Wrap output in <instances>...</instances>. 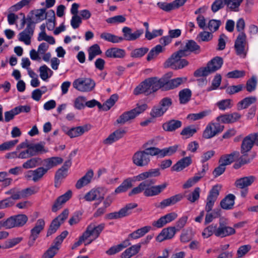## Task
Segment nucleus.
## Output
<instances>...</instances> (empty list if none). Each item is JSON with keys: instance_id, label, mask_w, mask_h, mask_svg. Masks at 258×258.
Returning a JSON list of instances; mask_svg holds the SVG:
<instances>
[{"instance_id": "obj_1", "label": "nucleus", "mask_w": 258, "mask_h": 258, "mask_svg": "<svg viewBox=\"0 0 258 258\" xmlns=\"http://www.w3.org/2000/svg\"><path fill=\"white\" fill-rule=\"evenodd\" d=\"M172 73L169 72L161 78L151 77L146 79L139 85L134 90V94L138 95L144 94L149 95L156 92L159 89L164 91L172 90L177 88L185 83L187 79L184 77H178L171 79Z\"/></svg>"}, {"instance_id": "obj_2", "label": "nucleus", "mask_w": 258, "mask_h": 258, "mask_svg": "<svg viewBox=\"0 0 258 258\" xmlns=\"http://www.w3.org/2000/svg\"><path fill=\"white\" fill-rule=\"evenodd\" d=\"M156 180L154 179L146 180L141 182L137 186L133 188L128 193V196L139 194L142 192L147 197H151L160 195L167 186L168 183L164 182L161 184L154 185Z\"/></svg>"}, {"instance_id": "obj_3", "label": "nucleus", "mask_w": 258, "mask_h": 258, "mask_svg": "<svg viewBox=\"0 0 258 258\" xmlns=\"http://www.w3.org/2000/svg\"><path fill=\"white\" fill-rule=\"evenodd\" d=\"M245 28L243 19L240 18L236 22V28L239 32L234 43L236 54L241 58L246 56L248 50V42L246 34L243 31Z\"/></svg>"}, {"instance_id": "obj_4", "label": "nucleus", "mask_w": 258, "mask_h": 258, "mask_svg": "<svg viewBox=\"0 0 258 258\" xmlns=\"http://www.w3.org/2000/svg\"><path fill=\"white\" fill-rule=\"evenodd\" d=\"M223 63L222 57L216 56L209 61L206 67H202L195 71V77H206L219 70Z\"/></svg>"}, {"instance_id": "obj_5", "label": "nucleus", "mask_w": 258, "mask_h": 258, "mask_svg": "<svg viewBox=\"0 0 258 258\" xmlns=\"http://www.w3.org/2000/svg\"><path fill=\"white\" fill-rule=\"evenodd\" d=\"M153 148L154 147L147 148L145 150L136 152L132 157L133 163L139 167L147 166L151 161L150 156H153L151 153Z\"/></svg>"}, {"instance_id": "obj_6", "label": "nucleus", "mask_w": 258, "mask_h": 258, "mask_svg": "<svg viewBox=\"0 0 258 258\" xmlns=\"http://www.w3.org/2000/svg\"><path fill=\"white\" fill-rule=\"evenodd\" d=\"M138 204L135 203H131L126 204L121 208L118 212H114L108 213L105 215V218L108 220H113L122 218L130 215L132 210L137 208Z\"/></svg>"}, {"instance_id": "obj_7", "label": "nucleus", "mask_w": 258, "mask_h": 258, "mask_svg": "<svg viewBox=\"0 0 258 258\" xmlns=\"http://www.w3.org/2000/svg\"><path fill=\"white\" fill-rule=\"evenodd\" d=\"M224 126L219 122H210L203 131L202 137L205 139H211L222 133Z\"/></svg>"}, {"instance_id": "obj_8", "label": "nucleus", "mask_w": 258, "mask_h": 258, "mask_svg": "<svg viewBox=\"0 0 258 258\" xmlns=\"http://www.w3.org/2000/svg\"><path fill=\"white\" fill-rule=\"evenodd\" d=\"M95 82L90 78H79L75 80L73 85L74 88L81 92L91 91L95 87Z\"/></svg>"}, {"instance_id": "obj_9", "label": "nucleus", "mask_w": 258, "mask_h": 258, "mask_svg": "<svg viewBox=\"0 0 258 258\" xmlns=\"http://www.w3.org/2000/svg\"><path fill=\"white\" fill-rule=\"evenodd\" d=\"M222 188L220 184H216L214 185L210 190L206 200V205L205 210L209 212L212 210L215 202L217 201L220 194V191Z\"/></svg>"}, {"instance_id": "obj_10", "label": "nucleus", "mask_w": 258, "mask_h": 258, "mask_svg": "<svg viewBox=\"0 0 258 258\" xmlns=\"http://www.w3.org/2000/svg\"><path fill=\"white\" fill-rule=\"evenodd\" d=\"M5 195H11V197L1 200L5 208H8L15 205V201L22 199L21 190L17 187L11 188L5 192Z\"/></svg>"}, {"instance_id": "obj_11", "label": "nucleus", "mask_w": 258, "mask_h": 258, "mask_svg": "<svg viewBox=\"0 0 258 258\" xmlns=\"http://www.w3.org/2000/svg\"><path fill=\"white\" fill-rule=\"evenodd\" d=\"M28 217L25 214H18L12 216L6 219L9 229L23 226L28 221Z\"/></svg>"}, {"instance_id": "obj_12", "label": "nucleus", "mask_w": 258, "mask_h": 258, "mask_svg": "<svg viewBox=\"0 0 258 258\" xmlns=\"http://www.w3.org/2000/svg\"><path fill=\"white\" fill-rule=\"evenodd\" d=\"M180 50L182 53V55L185 57L189 55L192 53L195 54H199L201 51L200 46L193 40H186L184 46Z\"/></svg>"}, {"instance_id": "obj_13", "label": "nucleus", "mask_w": 258, "mask_h": 258, "mask_svg": "<svg viewBox=\"0 0 258 258\" xmlns=\"http://www.w3.org/2000/svg\"><path fill=\"white\" fill-rule=\"evenodd\" d=\"M179 146L175 145L172 146H170L168 148H165L162 149L154 147L152 149L151 154L152 156H157L159 158H163L166 156H171L174 154L177 150Z\"/></svg>"}, {"instance_id": "obj_14", "label": "nucleus", "mask_w": 258, "mask_h": 258, "mask_svg": "<svg viewBox=\"0 0 258 258\" xmlns=\"http://www.w3.org/2000/svg\"><path fill=\"white\" fill-rule=\"evenodd\" d=\"M177 217V214L175 212H171L161 217L157 221L152 223V226L157 228H161L166 224L174 221Z\"/></svg>"}, {"instance_id": "obj_15", "label": "nucleus", "mask_w": 258, "mask_h": 258, "mask_svg": "<svg viewBox=\"0 0 258 258\" xmlns=\"http://www.w3.org/2000/svg\"><path fill=\"white\" fill-rule=\"evenodd\" d=\"M123 33V41L124 40L126 41H134L139 38L144 33L143 29H138L132 32V30L131 28L128 27H124L122 29Z\"/></svg>"}, {"instance_id": "obj_16", "label": "nucleus", "mask_w": 258, "mask_h": 258, "mask_svg": "<svg viewBox=\"0 0 258 258\" xmlns=\"http://www.w3.org/2000/svg\"><path fill=\"white\" fill-rule=\"evenodd\" d=\"M176 232H177V230L174 226L165 228L156 237V240L161 242L165 240L171 239L174 236Z\"/></svg>"}, {"instance_id": "obj_17", "label": "nucleus", "mask_w": 258, "mask_h": 258, "mask_svg": "<svg viewBox=\"0 0 258 258\" xmlns=\"http://www.w3.org/2000/svg\"><path fill=\"white\" fill-rule=\"evenodd\" d=\"M72 197V191L71 190H68L62 195L58 197L52 207V211L56 212L60 209L63 205L69 201Z\"/></svg>"}, {"instance_id": "obj_18", "label": "nucleus", "mask_w": 258, "mask_h": 258, "mask_svg": "<svg viewBox=\"0 0 258 258\" xmlns=\"http://www.w3.org/2000/svg\"><path fill=\"white\" fill-rule=\"evenodd\" d=\"M184 196L181 194H178L171 196L169 198L162 200L157 206V208L164 209L166 207L172 206L181 201Z\"/></svg>"}, {"instance_id": "obj_19", "label": "nucleus", "mask_w": 258, "mask_h": 258, "mask_svg": "<svg viewBox=\"0 0 258 258\" xmlns=\"http://www.w3.org/2000/svg\"><path fill=\"white\" fill-rule=\"evenodd\" d=\"M235 233V230L233 228L227 226L223 223L220 222L216 231L215 236L223 238L233 235Z\"/></svg>"}, {"instance_id": "obj_20", "label": "nucleus", "mask_w": 258, "mask_h": 258, "mask_svg": "<svg viewBox=\"0 0 258 258\" xmlns=\"http://www.w3.org/2000/svg\"><path fill=\"white\" fill-rule=\"evenodd\" d=\"M47 172L43 167H40L34 170L28 171L25 175L27 179H32L34 182L40 180Z\"/></svg>"}, {"instance_id": "obj_21", "label": "nucleus", "mask_w": 258, "mask_h": 258, "mask_svg": "<svg viewBox=\"0 0 258 258\" xmlns=\"http://www.w3.org/2000/svg\"><path fill=\"white\" fill-rule=\"evenodd\" d=\"M254 136L252 134L245 137L242 140L240 152L241 153H248L251 150L255 143Z\"/></svg>"}, {"instance_id": "obj_22", "label": "nucleus", "mask_w": 258, "mask_h": 258, "mask_svg": "<svg viewBox=\"0 0 258 258\" xmlns=\"http://www.w3.org/2000/svg\"><path fill=\"white\" fill-rule=\"evenodd\" d=\"M182 57H185L182 55V53L179 50L173 53L171 56L167 59L165 62V66L166 67H170L172 69L175 70V67H176L178 63V61L180 58Z\"/></svg>"}, {"instance_id": "obj_23", "label": "nucleus", "mask_w": 258, "mask_h": 258, "mask_svg": "<svg viewBox=\"0 0 258 258\" xmlns=\"http://www.w3.org/2000/svg\"><path fill=\"white\" fill-rule=\"evenodd\" d=\"M254 176L250 175L237 179L235 182V185L237 188L244 189L250 185L255 180Z\"/></svg>"}, {"instance_id": "obj_24", "label": "nucleus", "mask_w": 258, "mask_h": 258, "mask_svg": "<svg viewBox=\"0 0 258 258\" xmlns=\"http://www.w3.org/2000/svg\"><path fill=\"white\" fill-rule=\"evenodd\" d=\"M62 162V158L58 157H52L42 160V164L44 166L43 167L46 172H47L49 169L57 165L61 164Z\"/></svg>"}, {"instance_id": "obj_25", "label": "nucleus", "mask_w": 258, "mask_h": 258, "mask_svg": "<svg viewBox=\"0 0 258 258\" xmlns=\"http://www.w3.org/2000/svg\"><path fill=\"white\" fill-rule=\"evenodd\" d=\"M125 131L122 129H118L109 135V136L103 141L105 145H110L114 142L122 138L125 134Z\"/></svg>"}, {"instance_id": "obj_26", "label": "nucleus", "mask_w": 258, "mask_h": 258, "mask_svg": "<svg viewBox=\"0 0 258 258\" xmlns=\"http://www.w3.org/2000/svg\"><path fill=\"white\" fill-rule=\"evenodd\" d=\"M101 188L93 189L87 192L84 196V199L87 201H92L96 200L100 202L104 198V194H101Z\"/></svg>"}, {"instance_id": "obj_27", "label": "nucleus", "mask_w": 258, "mask_h": 258, "mask_svg": "<svg viewBox=\"0 0 258 258\" xmlns=\"http://www.w3.org/2000/svg\"><path fill=\"white\" fill-rule=\"evenodd\" d=\"M182 126V122L179 120L171 119L162 124L163 130L166 132H172Z\"/></svg>"}, {"instance_id": "obj_28", "label": "nucleus", "mask_w": 258, "mask_h": 258, "mask_svg": "<svg viewBox=\"0 0 258 258\" xmlns=\"http://www.w3.org/2000/svg\"><path fill=\"white\" fill-rule=\"evenodd\" d=\"M191 163L192 160L190 157H184L175 164L171 167V170L175 171H180L190 165Z\"/></svg>"}, {"instance_id": "obj_29", "label": "nucleus", "mask_w": 258, "mask_h": 258, "mask_svg": "<svg viewBox=\"0 0 258 258\" xmlns=\"http://www.w3.org/2000/svg\"><path fill=\"white\" fill-rule=\"evenodd\" d=\"M105 54L107 57L121 58L125 55V51L122 49L112 47L107 49Z\"/></svg>"}, {"instance_id": "obj_30", "label": "nucleus", "mask_w": 258, "mask_h": 258, "mask_svg": "<svg viewBox=\"0 0 258 258\" xmlns=\"http://www.w3.org/2000/svg\"><path fill=\"white\" fill-rule=\"evenodd\" d=\"M93 175V170H89L82 178L77 181L75 185L76 188L81 189L88 184L91 182Z\"/></svg>"}, {"instance_id": "obj_31", "label": "nucleus", "mask_w": 258, "mask_h": 258, "mask_svg": "<svg viewBox=\"0 0 258 258\" xmlns=\"http://www.w3.org/2000/svg\"><path fill=\"white\" fill-rule=\"evenodd\" d=\"M135 181L133 178H127L124 180L121 184L114 190V194H118L126 191L133 186V182Z\"/></svg>"}, {"instance_id": "obj_32", "label": "nucleus", "mask_w": 258, "mask_h": 258, "mask_svg": "<svg viewBox=\"0 0 258 258\" xmlns=\"http://www.w3.org/2000/svg\"><path fill=\"white\" fill-rule=\"evenodd\" d=\"M87 125L79 126L70 128L67 132V134L71 138H76L82 135L85 132L88 131Z\"/></svg>"}, {"instance_id": "obj_33", "label": "nucleus", "mask_w": 258, "mask_h": 258, "mask_svg": "<svg viewBox=\"0 0 258 258\" xmlns=\"http://www.w3.org/2000/svg\"><path fill=\"white\" fill-rule=\"evenodd\" d=\"M235 197L233 194H229L225 197L220 202L221 208L225 210L232 208L234 204Z\"/></svg>"}, {"instance_id": "obj_34", "label": "nucleus", "mask_w": 258, "mask_h": 258, "mask_svg": "<svg viewBox=\"0 0 258 258\" xmlns=\"http://www.w3.org/2000/svg\"><path fill=\"white\" fill-rule=\"evenodd\" d=\"M257 98L255 96L247 97L239 101L237 104L238 110L248 108L250 105L256 102Z\"/></svg>"}, {"instance_id": "obj_35", "label": "nucleus", "mask_w": 258, "mask_h": 258, "mask_svg": "<svg viewBox=\"0 0 258 258\" xmlns=\"http://www.w3.org/2000/svg\"><path fill=\"white\" fill-rule=\"evenodd\" d=\"M238 155L239 152L235 151L231 154L223 155L220 157L219 162L226 167V165L231 164L234 161V157H238Z\"/></svg>"}, {"instance_id": "obj_36", "label": "nucleus", "mask_w": 258, "mask_h": 258, "mask_svg": "<svg viewBox=\"0 0 258 258\" xmlns=\"http://www.w3.org/2000/svg\"><path fill=\"white\" fill-rule=\"evenodd\" d=\"M141 249L140 245L138 244L133 245L126 249L122 253V258H131L132 256L138 253Z\"/></svg>"}, {"instance_id": "obj_37", "label": "nucleus", "mask_w": 258, "mask_h": 258, "mask_svg": "<svg viewBox=\"0 0 258 258\" xmlns=\"http://www.w3.org/2000/svg\"><path fill=\"white\" fill-rule=\"evenodd\" d=\"M45 225V222L44 219H38L35 224V226L30 231L31 234L38 237L39 234L44 229Z\"/></svg>"}, {"instance_id": "obj_38", "label": "nucleus", "mask_w": 258, "mask_h": 258, "mask_svg": "<svg viewBox=\"0 0 258 258\" xmlns=\"http://www.w3.org/2000/svg\"><path fill=\"white\" fill-rule=\"evenodd\" d=\"M100 38L108 42L113 43H119L123 41L122 37L117 36L108 32H103L100 34Z\"/></svg>"}, {"instance_id": "obj_39", "label": "nucleus", "mask_w": 258, "mask_h": 258, "mask_svg": "<svg viewBox=\"0 0 258 258\" xmlns=\"http://www.w3.org/2000/svg\"><path fill=\"white\" fill-rule=\"evenodd\" d=\"M42 160L39 157L32 158L24 162L22 167L24 169H30L41 165Z\"/></svg>"}, {"instance_id": "obj_40", "label": "nucleus", "mask_w": 258, "mask_h": 258, "mask_svg": "<svg viewBox=\"0 0 258 258\" xmlns=\"http://www.w3.org/2000/svg\"><path fill=\"white\" fill-rule=\"evenodd\" d=\"M88 60L92 61L96 56L101 54L102 53L99 45L94 44L91 46L88 49Z\"/></svg>"}, {"instance_id": "obj_41", "label": "nucleus", "mask_w": 258, "mask_h": 258, "mask_svg": "<svg viewBox=\"0 0 258 258\" xmlns=\"http://www.w3.org/2000/svg\"><path fill=\"white\" fill-rule=\"evenodd\" d=\"M191 96V91L190 89H184L179 92V102L181 104H185L187 103Z\"/></svg>"}, {"instance_id": "obj_42", "label": "nucleus", "mask_w": 258, "mask_h": 258, "mask_svg": "<svg viewBox=\"0 0 258 258\" xmlns=\"http://www.w3.org/2000/svg\"><path fill=\"white\" fill-rule=\"evenodd\" d=\"M197 128L194 125H188L184 127L180 132V135L185 137V139L192 137L197 132Z\"/></svg>"}, {"instance_id": "obj_43", "label": "nucleus", "mask_w": 258, "mask_h": 258, "mask_svg": "<svg viewBox=\"0 0 258 258\" xmlns=\"http://www.w3.org/2000/svg\"><path fill=\"white\" fill-rule=\"evenodd\" d=\"M105 225L104 223H101L98 226H95L93 224H90L88 225L89 229L92 233V235L94 237V239H96L99 236L100 234L104 229Z\"/></svg>"}, {"instance_id": "obj_44", "label": "nucleus", "mask_w": 258, "mask_h": 258, "mask_svg": "<svg viewBox=\"0 0 258 258\" xmlns=\"http://www.w3.org/2000/svg\"><path fill=\"white\" fill-rule=\"evenodd\" d=\"M135 118L134 114L131 110L128 111L124 112L116 120V122L119 124H123L127 121Z\"/></svg>"}, {"instance_id": "obj_45", "label": "nucleus", "mask_w": 258, "mask_h": 258, "mask_svg": "<svg viewBox=\"0 0 258 258\" xmlns=\"http://www.w3.org/2000/svg\"><path fill=\"white\" fill-rule=\"evenodd\" d=\"M30 150L31 154H33V156L39 153L42 154L47 152V150L45 149L44 146L42 143L31 144Z\"/></svg>"}, {"instance_id": "obj_46", "label": "nucleus", "mask_w": 258, "mask_h": 258, "mask_svg": "<svg viewBox=\"0 0 258 258\" xmlns=\"http://www.w3.org/2000/svg\"><path fill=\"white\" fill-rule=\"evenodd\" d=\"M211 112V110H206L198 113H190L187 116V119L192 121L201 119L208 116Z\"/></svg>"}, {"instance_id": "obj_47", "label": "nucleus", "mask_w": 258, "mask_h": 258, "mask_svg": "<svg viewBox=\"0 0 258 258\" xmlns=\"http://www.w3.org/2000/svg\"><path fill=\"white\" fill-rule=\"evenodd\" d=\"M242 156L239 158L241 161V164H247L250 163L256 156V153L252 152L249 154L248 153H241Z\"/></svg>"}, {"instance_id": "obj_48", "label": "nucleus", "mask_w": 258, "mask_h": 258, "mask_svg": "<svg viewBox=\"0 0 258 258\" xmlns=\"http://www.w3.org/2000/svg\"><path fill=\"white\" fill-rule=\"evenodd\" d=\"M27 20V24L26 28L21 32L32 36L35 27V23H34V21L30 17H28Z\"/></svg>"}, {"instance_id": "obj_49", "label": "nucleus", "mask_w": 258, "mask_h": 258, "mask_svg": "<svg viewBox=\"0 0 258 258\" xmlns=\"http://www.w3.org/2000/svg\"><path fill=\"white\" fill-rule=\"evenodd\" d=\"M243 0H226V6L231 11L238 12L239 7Z\"/></svg>"}, {"instance_id": "obj_50", "label": "nucleus", "mask_w": 258, "mask_h": 258, "mask_svg": "<svg viewBox=\"0 0 258 258\" xmlns=\"http://www.w3.org/2000/svg\"><path fill=\"white\" fill-rule=\"evenodd\" d=\"M213 38V35L211 32L208 31L201 32L197 37V40L199 42H208Z\"/></svg>"}, {"instance_id": "obj_51", "label": "nucleus", "mask_w": 258, "mask_h": 258, "mask_svg": "<svg viewBox=\"0 0 258 258\" xmlns=\"http://www.w3.org/2000/svg\"><path fill=\"white\" fill-rule=\"evenodd\" d=\"M203 177L202 175H200V174H199V173L197 172L193 177L189 178L186 181V182L183 184V188H188L192 186L195 183L200 181L201 179Z\"/></svg>"}, {"instance_id": "obj_52", "label": "nucleus", "mask_w": 258, "mask_h": 258, "mask_svg": "<svg viewBox=\"0 0 258 258\" xmlns=\"http://www.w3.org/2000/svg\"><path fill=\"white\" fill-rule=\"evenodd\" d=\"M22 237H16L10 239L5 242L2 246V248L8 249L14 247L22 240Z\"/></svg>"}, {"instance_id": "obj_53", "label": "nucleus", "mask_w": 258, "mask_h": 258, "mask_svg": "<svg viewBox=\"0 0 258 258\" xmlns=\"http://www.w3.org/2000/svg\"><path fill=\"white\" fill-rule=\"evenodd\" d=\"M226 0H215L211 5L212 11L215 13L226 6Z\"/></svg>"}, {"instance_id": "obj_54", "label": "nucleus", "mask_w": 258, "mask_h": 258, "mask_svg": "<svg viewBox=\"0 0 258 258\" xmlns=\"http://www.w3.org/2000/svg\"><path fill=\"white\" fill-rule=\"evenodd\" d=\"M68 233V231L67 230L62 232L60 235L55 237L53 240V245L51 246L59 249V245L62 243L63 239L67 237Z\"/></svg>"}, {"instance_id": "obj_55", "label": "nucleus", "mask_w": 258, "mask_h": 258, "mask_svg": "<svg viewBox=\"0 0 258 258\" xmlns=\"http://www.w3.org/2000/svg\"><path fill=\"white\" fill-rule=\"evenodd\" d=\"M117 99L118 96L117 94L112 95L110 98L104 103V111L109 110L111 107L114 105Z\"/></svg>"}, {"instance_id": "obj_56", "label": "nucleus", "mask_w": 258, "mask_h": 258, "mask_svg": "<svg viewBox=\"0 0 258 258\" xmlns=\"http://www.w3.org/2000/svg\"><path fill=\"white\" fill-rule=\"evenodd\" d=\"M221 25V21L219 20L212 19L210 20L207 25V28L211 32H215L217 31Z\"/></svg>"}, {"instance_id": "obj_57", "label": "nucleus", "mask_w": 258, "mask_h": 258, "mask_svg": "<svg viewBox=\"0 0 258 258\" xmlns=\"http://www.w3.org/2000/svg\"><path fill=\"white\" fill-rule=\"evenodd\" d=\"M221 76L220 74H217L212 81V85L207 88V92L211 91L213 90L217 89L220 86L221 82Z\"/></svg>"}, {"instance_id": "obj_58", "label": "nucleus", "mask_w": 258, "mask_h": 258, "mask_svg": "<svg viewBox=\"0 0 258 258\" xmlns=\"http://www.w3.org/2000/svg\"><path fill=\"white\" fill-rule=\"evenodd\" d=\"M257 80L255 76H252L247 81L246 84V90L249 92H252L256 89Z\"/></svg>"}, {"instance_id": "obj_59", "label": "nucleus", "mask_w": 258, "mask_h": 258, "mask_svg": "<svg viewBox=\"0 0 258 258\" xmlns=\"http://www.w3.org/2000/svg\"><path fill=\"white\" fill-rule=\"evenodd\" d=\"M60 225H60V223H59L58 222H57L54 219H53L51 221L47 230L46 237H49L52 234L55 233L58 229Z\"/></svg>"}, {"instance_id": "obj_60", "label": "nucleus", "mask_w": 258, "mask_h": 258, "mask_svg": "<svg viewBox=\"0 0 258 258\" xmlns=\"http://www.w3.org/2000/svg\"><path fill=\"white\" fill-rule=\"evenodd\" d=\"M39 189L37 186H32L21 190L22 199L37 193Z\"/></svg>"}, {"instance_id": "obj_61", "label": "nucleus", "mask_w": 258, "mask_h": 258, "mask_svg": "<svg viewBox=\"0 0 258 258\" xmlns=\"http://www.w3.org/2000/svg\"><path fill=\"white\" fill-rule=\"evenodd\" d=\"M166 112L158 105L153 107L150 115L153 118L162 116Z\"/></svg>"}, {"instance_id": "obj_62", "label": "nucleus", "mask_w": 258, "mask_h": 258, "mask_svg": "<svg viewBox=\"0 0 258 258\" xmlns=\"http://www.w3.org/2000/svg\"><path fill=\"white\" fill-rule=\"evenodd\" d=\"M149 50L147 47H141L133 50L131 53L132 57L138 58L144 56Z\"/></svg>"}, {"instance_id": "obj_63", "label": "nucleus", "mask_w": 258, "mask_h": 258, "mask_svg": "<svg viewBox=\"0 0 258 258\" xmlns=\"http://www.w3.org/2000/svg\"><path fill=\"white\" fill-rule=\"evenodd\" d=\"M231 101L230 99H223L218 101L216 105L220 110H225L232 107Z\"/></svg>"}, {"instance_id": "obj_64", "label": "nucleus", "mask_w": 258, "mask_h": 258, "mask_svg": "<svg viewBox=\"0 0 258 258\" xmlns=\"http://www.w3.org/2000/svg\"><path fill=\"white\" fill-rule=\"evenodd\" d=\"M218 227L216 225L211 224L206 228L203 232V235L205 237H209L213 234L215 235Z\"/></svg>"}]
</instances>
